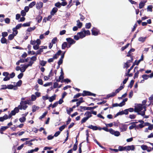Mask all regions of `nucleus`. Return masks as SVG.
Wrapping results in <instances>:
<instances>
[{"label": "nucleus", "mask_w": 153, "mask_h": 153, "mask_svg": "<svg viewBox=\"0 0 153 153\" xmlns=\"http://www.w3.org/2000/svg\"><path fill=\"white\" fill-rule=\"evenodd\" d=\"M119 151H129L130 150L134 151L135 149L134 146L132 145L131 146H119L118 147Z\"/></svg>", "instance_id": "f257e3e1"}, {"label": "nucleus", "mask_w": 153, "mask_h": 153, "mask_svg": "<svg viewBox=\"0 0 153 153\" xmlns=\"http://www.w3.org/2000/svg\"><path fill=\"white\" fill-rule=\"evenodd\" d=\"M29 100L27 101H21L20 103V104L19 105V107H20V110L23 109L25 110L27 108L28 106L26 105L27 104H29Z\"/></svg>", "instance_id": "f03ea898"}, {"label": "nucleus", "mask_w": 153, "mask_h": 153, "mask_svg": "<svg viewBox=\"0 0 153 153\" xmlns=\"http://www.w3.org/2000/svg\"><path fill=\"white\" fill-rule=\"evenodd\" d=\"M119 89L118 88L116 89L115 92H113L110 94H107L106 97L105 98V99H108L111 97H114L120 91Z\"/></svg>", "instance_id": "7ed1b4c3"}, {"label": "nucleus", "mask_w": 153, "mask_h": 153, "mask_svg": "<svg viewBox=\"0 0 153 153\" xmlns=\"http://www.w3.org/2000/svg\"><path fill=\"white\" fill-rule=\"evenodd\" d=\"M143 109V105L142 104H139L137 106V107H135L134 108V111L135 112L139 113Z\"/></svg>", "instance_id": "20e7f679"}, {"label": "nucleus", "mask_w": 153, "mask_h": 153, "mask_svg": "<svg viewBox=\"0 0 153 153\" xmlns=\"http://www.w3.org/2000/svg\"><path fill=\"white\" fill-rule=\"evenodd\" d=\"M66 40L68 44H70V45H73L75 44L76 42L75 41L70 37L67 38L66 39Z\"/></svg>", "instance_id": "39448f33"}, {"label": "nucleus", "mask_w": 153, "mask_h": 153, "mask_svg": "<svg viewBox=\"0 0 153 153\" xmlns=\"http://www.w3.org/2000/svg\"><path fill=\"white\" fill-rule=\"evenodd\" d=\"M36 8L37 9H39L43 7V4L41 1L37 2L36 4Z\"/></svg>", "instance_id": "423d86ee"}, {"label": "nucleus", "mask_w": 153, "mask_h": 153, "mask_svg": "<svg viewBox=\"0 0 153 153\" xmlns=\"http://www.w3.org/2000/svg\"><path fill=\"white\" fill-rule=\"evenodd\" d=\"M150 125V123H148L146 122L143 123V124H139L138 125V126L140 128H142L144 127V126H148Z\"/></svg>", "instance_id": "0eeeda50"}, {"label": "nucleus", "mask_w": 153, "mask_h": 153, "mask_svg": "<svg viewBox=\"0 0 153 153\" xmlns=\"http://www.w3.org/2000/svg\"><path fill=\"white\" fill-rule=\"evenodd\" d=\"M132 125L130 126L129 128L130 130H131L133 129L134 128L135 129H138L140 128L138 126V125L137 126L136 125H134V124H131Z\"/></svg>", "instance_id": "6e6552de"}, {"label": "nucleus", "mask_w": 153, "mask_h": 153, "mask_svg": "<svg viewBox=\"0 0 153 153\" xmlns=\"http://www.w3.org/2000/svg\"><path fill=\"white\" fill-rule=\"evenodd\" d=\"M58 11V9L56 7L53 8L51 11V12L50 13L51 15L54 16L55 14Z\"/></svg>", "instance_id": "1a4fd4ad"}, {"label": "nucleus", "mask_w": 153, "mask_h": 153, "mask_svg": "<svg viewBox=\"0 0 153 153\" xmlns=\"http://www.w3.org/2000/svg\"><path fill=\"white\" fill-rule=\"evenodd\" d=\"M77 34L79 36V38L80 39H82L85 36V33L82 32H78Z\"/></svg>", "instance_id": "9d476101"}, {"label": "nucleus", "mask_w": 153, "mask_h": 153, "mask_svg": "<svg viewBox=\"0 0 153 153\" xmlns=\"http://www.w3.org/2000/svg\"><path fill=\"white\" fill-rule=\"evenodd\" d=\"M90 92L86 91H83V93H82V96L83 97H85L87 96H90Z\"/></svg>", "instance_id": "9b49d317"}, {"label": "nucleus", "mask_w": 153, "mask_h": 153, "mask_svg": "<svg viewBox=\"0 0 153 153\" xmlns=\"http://www.w3.org/2000/svg\"><path fill=\"white\" fill-rule=\"evenodd\" d=\"M8 118V116L5 114L4 116L2 117H0V121L3 122L4 120L7 119Z\"/></svg>", "instance_id": "f8f14e48"}, {"label": "nucleus", "mask_w": 153, "mask_h": 153, "mask_svg": "<svg viewBox=\"0 0 153 153\" xmlns=\"http://www.w3.org/2000/svg\"><path fill=\"white\" fill-rule=\"evenodd\" d=\"M147 1H144V2L142 1L140 2L139 4V7L140 9L143 8L145 5V3Z\"/></svg>", "instance_id": "ddd939ff"}, {"label": "nucleus", "mask_w": 153, "mask_h": 153, "mask_svg": "<svg viewBox=\"0 0 153 153\" xmlns=\"http://www.w3.org/2000/svg\"><path fill=\"white\" fill-rule=\"evenodd\" d=\"M57 77V76L55 77V79L56 82H59L61 80H62L64 79V76H62L60 75V76H59L58 79H56Z\"/></svg>", "instance_id": "4468645a"}, {"label": "nucleus", "mask_w": 153, "mask_h": 153, "mask_svg": "<svg viewBox=\"0 0 153 153\" xmlns=\"http://www.w3.org/2000/svg\"><path fill=\"white\" fill-rule=\"evenodd\" d=\"M1 42L2 44H8V42L7 41V39L5 38L2 37L1 39Z\"/></svg>", "instance_id": "2eb2a0df"}, {"label": "nucleus", "mask_w": 153, "mask_h": 153, "mask_svg": "<svg viewBox=\"0 0 153 153\" xmlns=\"http://www.w3.org/2000/svg\"><path fill=\"white\" fill-rule=\"evenodd\" d=\"M62 51L59 50L58 51V52L56 53L53 56L55 57L57 59L59 57V56L62 53Z\"/></svg>", "instance_id": "dca6fc26"}, {"label": "nucleus", "mask_w": 153, "mask_h": 153, "mask_svg": "<svg viewBox=\"0 0 153 153\" xmlns=\"http://www.w3.org/2000/svg\"><path fill=\"white\" fill-rule=\"evenodd\" d=\"M80 109H77V110L78 111H79L80 112H83L84 111L86 110V107L85 106H80L79 107Z\"/></svg>", "instance_id": "f3484780"}, {"label": "nucleus", "mask_w": 153, "mask_h": 153, "mask_svg": "<svg viewBox=\"0 0 153 153\" xmlns=\"http://www.w3.org/2000/svg\"><path fill=\"white\" fill-rule=\"evenodd\" d=\"M85 115L87 116L86 117L88 119L92 116L91 112L88 111H86L85 113Z\"/></svg>", "instance_id": "a211bd4d"}, {"label": "nucleus", "mask_w": 153, "mask_h": 153, "mask_svg": "<svg viewBox=\"0 0 153 153\" xmlns=\"http://www.w3.org/2000/svg\"><path fill=\"white\" fill-rule=\"evenodd\" d=\"M32 111L33 112H35L37 110H38L39 108V106H36L35 105H33L32 107Z\"/></svg>", "instance_id": "6ab92c4d"}, {"label": "nucleus", "mask_w": 153, "mask_h": 153, "mask_svg": "<svg viewBox=\"0 0 153 153\" xmlns=\"http://www.w3.org/2000/svg\"><path fill=\"white\" fill-rule=\"evenodd\" d=\"M77 22V26L79 28H81L82 26V23L80 22V21L79 20H78L76 21Z\"/></svg>", "instance_id": "aec40b11"}, {"label": "nucleus", "mask_w": 153, "mask_h": 153, "mask_svg": "<svg viewBox=\"0 0 153 153\" xmlns=\"http://www.w3.org/2000/svg\"><path fill=\"white\" fill-rule=\"evenodd\" d=\"M42 19V16L40 15H39L36 18V19L37 20L38 22L39 23H40L41 22Z\"/></svg>", "instance_id": "412c9836"}, {"label": "nucleus", "mask_w": 153, "mask_h": 153, "mask_svg": "<svg viewBox=\"0 0 153 153\" xmlns=\"http://www.w3.org/2000/svg\"><path fill=\"white\" fill-rule=\"evenodd\" d=\"M68 43L66 42H64L62 44V49H65L66 47H67Z\"/></svg>", "instance_id": "4be33fe9"}, {"label": "nucleus", "mask_w": 153, "mask_h": 153, "mask_svg": "<svg viewBox=\"0 0 153 153\" xmlns=\"http://www.w3.org/2000/svg\"><path fill=\"white\" fill-rule=\"evenodd\" d=\"M61 82L62 83L65 82L67 83H68L70 82H71V80L70 79L67 78L65 79H64L63 80H62L61 81Z\"/></svg>", "instance_id": "5701e85b"}, {"label": "nucleus", "mask_w": 153, "mask_h": 153, "mask_svg": "<svg viewBox=\"0 0 153 153\" xmlns=\"http://www.w3.org/2000/svg\"><path fill=\"white\" fill-rule=\"evenodd\" d=\"M28 67V65H24L22 67V68L23 69L20 70V71L21 72H24L26 70V69Z\"/></svg>", "instance_id": "b1692460"}, {"label": "nucleus", "mask_w": 153, "mask_h": 153, "mask_svg": "<svg viewBox=\"0 0 153 153\" xmlns=\"http://www.w3.org/2000/svg\"><path fill=\"white\" fill-rule=\"evenodd\" d=\"M47 63V62L44 60H40L39 61V63L40 65L42 66H45Z\"/></svg>", "instance_id": "393cba45"}, {"label": "nucleus", "mask_w": 153, "mask_h": 153, "mask_svg": "<svg viewBox=\"0 0 153 153\" xmlns=\"http://www.w3.org/2000/svg\"><path fill=\"white\" fill-rule=\"evenodd\" d=\"M55 59H57L55 57L53 56L52 58H50L48 59V62L49 63H50L51 62H53L54 61V60Z\"/></svg>", "instance_id": "a878e982"}, {"label": "nucleus", "mask_w": 153, "mask_h": 153, "mask_svg": "<svg viewBox=\"0 0 153 153\" xmlns=\"http://www.w3.org/2000/svg\"><path fill=\"white\" fill-rule=\"evenodd\" d=\"M39 149V148L38 147L34 149L28 150V152L29 153H32L34 152H37Z\"/></svg>", "instance_id": "bb28decb"}, {"label": "nucleus", "mask_w": 153, "mask_h": 153, "mask_svg": "<svg viewBox=\"0 0 153 153\" xmlns=\"http://www.w3.org/2000/svg\"><path fill=\"white\" fill-rule=\"evenodd\" d=\"M92 34L94 36H97L98 34V32L95 30L92 29L91 30Z\"/></svg>", "instance_id": "cd10ccee"}, {"label": "nucleus", "mask_w": 153, "mask_h": 153, "mask_svg": "<svg viewBox=\"0 0 153 153\" xmlns=\"http://www.w3.org/2000/svg\"><path fill=\"white\" fill-rule=\"evenodd\" d=\"M56 99V95L54 94V95L51 96L49 98V100L50 102H52Z\"/></svg>", "instance_id": "c85d7f7f"}, {"label": "nucleus", "mask_w": 153, "mask_h": 153, "mask_svg": "<svg viewBox=\"0 0 153 153\" xmlns=\"http://www.w3.org/2000/svg\"><path fill=\"white\" fill-rule=\"evenodd\" d=\"M93 130H102V128L101 127H98L96 126H94L93 128L92 129Z\"/></svg>", "instance_id": "c756f323"}, {"label": "nucleus", "mask_w": 153, "mask_h": 153, "mask_svg": "<svg viewBox=\"0 0 153 153\" xmlns=\"http://www.w3.org/2000/svg\"><path fill=\"white\" fill-rule=\"evenodd\" d=\"M124 114V111L122 110L121 111H119L114 116V117H116L119 115H122Z\"/></svg>", "instance_id": "7c9ffc66"}, {"label": "nucleus", "mask_w": 153, "mask_h": 153, "mask_svg": "<svg viewBox=\"0 0 153 153\" xmlns=\"http://www.w3.org/2000/svg\"><path fill=\"white\" fill-rule=\"evenodd\" d=\"M146 38V37H140L139 38L138 40L140 42H143L145 41Z\"/></svg>", "instance_id": "2f4dec72"}, {"label": "nucleus", "mask_w": 153, "mask_h": 153, "mask_svg": "<svg viewBox=\"0 0 153 153\" xmlns=\"http://www.w3.org/2000/svg\"><path fill=\"white\" fill-rule=\"evenodd\" d=\"M153 6L152 5H149L147 8L148 11H149L150 12H152V11Z\"/></svg>", "instance_id": "473e14b6"}, {"label": "nucleus", "mask_w": 153, "mask_h": 153, "mask_svg": "<svg viewBox=\"0 0 153 153\" xmlns=\"http://www.w3.org/2000/svg\"><path fill=\"white\" fill-rule=\"evenodd\" d=\"M16 36L15 35L12 34L9 35L8 36V39L9 40H12L14 38V36Z\"/></svg>", "instance_id": "72a5a7b5"}, {"label": "nucleus", "mask_w": 153, "mask_h": 153, "mask_svg": "<svg viewBox=\"0 0 153 153\" xmlns=\"http://www.w3.org/2000/svg\"><path fill=\"white\" fill-rule=\"evenodd\" d=\"M5 16L4 14H0V21L3 22L4 20Z\"/></svg>", "instance_id": "f704fd0d"}, {"label": "nucleus", "mask_w": 153, "mask_h": 153, "mask_svg": "<svg viewBox=\"0 0 153 153\" xmlns=\"http://www.w3.org/2000/svg\"><path fill=\"white\" fill-rule=\"evenodd\" d=\"M36 28V27L34 26L32 27H30L28 28L27 30V31L28 32H30L34 30Z\"/></svg>", "instance_id": "c9c22d12"}, {"label": "nucleus", "mask_w": 153, "mask_h": 153, "mask_svg": "<svg viewBox=\"0 0 153 153\" xmlns=\"http://www.w3.org/2000/svg\"><path fill=\"white\" fill-rule=\"evenodd\" d=\"M142 77L144 79L146 80L149 77H150V75L144 74L142 76Z\"/></svg>", "instance_id": "e433bc0d"}, {"label": "nucleus", "mask_w": 153, "mask_h": 153, "mask_svg": "<svg viewBox=\"0 0 153 153\" xmlns=\"http://www.w3.org/2000/svg\"><path fill=\"white\" fill-rule=\"evenodd\" d=\"M91 26V23H86L85 25V27L86 28L89 29Z\"/></svg>", "instance_id": "4c0bfd02"}, {"label": "nucleus", "mask_w": 153, "mask_h": 153, "mask_svg": "<svg viewBox=\"0 0 153 153\" xmlns=\"http://www.w3.org/2000/svg\"><path fill=\"white\" fill-rule=\"evenodd\" d=\"M134 82V80L133 79L131 80L129 84L128 85V87H129L130 88H131L133 86Z\"/></svg>", "instance_id": "58836bf2"}, {"label": "nucleus", "mask_w": 153, "mask_h": 153, "mask_svg": "<svg viewBox=\"0 0 153 153\" xmlns=\"http://www.w3.org/2000/svg\"><path fill=\"white\" fill-rule=\"evenodd\" d=\"M43 52V50L42 48H40L39 50L37 51L36 54V56L37 55H40L41 54V53Z\"/></svg>", "instance_id": "ea45409f"}, {"label": "nucleus", "mask_w": 153, "mask_h": 153, "mask_svg": "<svg viewBox=\"0 0 153 153\" xmlns=\"http://www.w3.org/2000/svg\"><path fill=\"white\" fill-rule=\"evenodd\" d=\"M47 113H48L47 111L45 112L39 118V119L40 120H42V118L45 117V116H46V115H47Z\"/></svg>", "instance_id": "a19ab883"}, {"label": "nucleus", "mask_w": 153, "mask_h": 153, "mask_svg": "<svg viewBox=\"0 0 153 153\" xmlns=\"http://www.w3.org/2000/svg\"><path fill=\"white\" fill-rule=\"evenodd\" d=\"M36 4V2L35 1H33L29 4V7L30 8H31L34 6Z\"/></svg>", "instance_id": "79ce46f5"}, {"label": "nucleus", "mask_w": 153, "mask_h": 153, "mask_svg": "<svg viewBox=\"0 0 153 153\" xmlns=\"http://www.w3.org/2000/svg\"><path fill=\"white\" fill-rule=\"evenodd\" d=\"M26 119L25 117L23 116L19 119V120L21 123H23L25 121Z\"/></svg>", "instance_id": "37998d69"}, {"label": "nucleus", "mask_w": 153, "mask_h": 153, "mask_svg": "<svg viewBox=\"0 0 153 153\" xmlns=\"http://www.w3.org/2000/svg\"><path fill=\"white\" fill-rule=\"evenodd\" d=\"M4 21L5 22V23L7 24H9L10 21V19L8 18H7L4 19Z\"/></svg>", "instance_id": "c03bdc74"}, {"label": "nucleus", "mask_w": 153, "mask_h": 153, "mask_svg": "<svg viewBox=\"0 0 153 153\" xmlns=\"http://www.w3.org/2000/svg\"><path fill=\"white\" fill-rule=\"evenodd\" d=\"M88 119L87 117H84L81 120V124H82L83 123H84L86 122V121Z\"/></svg>", "instance_id": "a18cd8bd"}, {"label": "nucleus", "mask_w": 153, "mask_h": 153, "mask_svg": "<svg viewBox=\"0 0 153 153\" xmlns=\"http://www.w3.org/2000/svg\"><path fill=\"white\" fill-rule=\"evenodd\" d=\"M8 128V126H2L1 127L0 130H1V131H4L7 129Z\"/></svg>", "instance_id": "49530a36"}, {"label": "nucleus", "mask_w": 153, "mask_h": 153, "mask_svg": "<svg viewBox=\"0 0 153 153\" xmlns=\"http://www.w3.org/2000/svg\"><path fill=\"white\" fill-rule=\"evenodd\" d=\"M30 26V22H28L26 23H24L23 24H22V26L24 27H28Z\"/></svg>", "instance_id": "de8ad7c7"}, {"label": "nucleus", "mask_w": 153, "mask_h": 153, "mask_svg": "<svg viewBox=\"0 0 153 153\" xmlns=\"http://www.w3.org/2000/svg\"><path fill=\"white\" fill-rule=\"evenodd\" d=\"M143 61L141 59H140L138 61L137 60H135L134 62L133 63V64H134L135 65H138L141 61Z\"/></svg>", "instance_id": "09e8293b"}, {"label": "nucleus", "mask_w": 153, "mask_h": 153, "mask_svg": "<svg viewBox=\"0 0 153 153\" xmlns=\"http://www.w3.org/2000/svg\"><path fill=\"white\" fill-rule=\"evenodd\" d=\"M143 61L141 59H140L138 61L137 60H135L134 62L133 63V64H134L135 65H138L141 61Z\"/></svg>", "instance_id": "8fccbe9b"}, {"label": "nucleus", "mask_w": 153, "mask_h": 153, "mask_svg": "<svg viewBox=\"0 0 153 153\" xmlns=\"http://www.w3.org/2000/svg\"><path fill=\"white\" fill-rule=\"evenodd\" d=\"M143 61L141 59H140L138 61L137 60H135L134 62L133 63V64H134L135 65H138L141 61Z\"/></svg>", "instance_id": "3c124183"}, {"label": "nucleus", "mask_w": 153, "mask_h": 153, "mask_svg": "<svg viewBox=\"0 0 153 153\" xmlns=\"http://www.w3.org/2000/svg\"><path fill=\"white\" fill-rule=\"evenodd\" d=\"M55 6L58 8H59L61 7V3L59 2L56 3L55 4Z\"/></svg>", "instance_id": "603ef678"}, {"label": "nucleus", "mask_w": 153, "mask_h": 153, "mask_svg": "<svg viewBox=\"0 0 153 153\" xmlns=\"http://www.w3.org/2000/svg\"><path fill=\"white\" fill-rule=\"evenodd\" d=\"M36 99V96L34 94H32L31 96V100L32 101H35Z\"/></svg>", "instance_id": "864d4df0"}, {"label": "nucleus", "mask_w": 153, "mask_h": 153, "mask_svg": "<svg viewBox=\"0 0 153 153\" xmlns=\"http://www.w3.org/2000/svg\"><path fill=\"white\" fill-rule=\"evenodd\" d=\"M8 33L6 32H4L2 33V37H5L8 36Z\"/></svg>", "instance_id": "5fc2aeb1"}, {"label": "nucleus", "mask_w": 153, "mask_h": 153, "mask_svg": "<svg viewBox=\"0 0 153 153\" xmlns=\"http://www.w3.org/2000/svg\"><path fill=\"white\" fill-rule=\"evenodd\" d=\"M82 96V93H78L76 94L75 95L74 97V98H77L79 97Z\"/></svg>", "instance_id": "6e6d98bb"}, {"label": "nucleus", "mask_w": 153, "mask_h": 153, "mask_svg": "<svg viewBox=\"0 0 153 153\" xmlns=\"http://www.w3.org/2000/svg\"><path fill=\"white\" fill-rule=\"evenodd\" d=\"M19 109L20 110V107H19V105L18 107H15L14 108V110L16 112V113H18L19 111Z\"/></svg>", "instance_id": "4d7b16f0"}, {"label": "nucleus", "mask_w": 153, "mask_h": 153, "mask_svg": "<svg viewBox=\"0 0 153 153\" xmlns=\"http://www.w3.org/2000/svg\"><path fill=\"white\" fill-rule=\"evenodd\" d=\"M22 83V81L21 80H19L16 83V85L18 86H20Z\"/></svg>", "instance_id": "13d9d810"}, {"label": "nucleus", "mask_w": 153, "mask_h": 153, "mask_svg": "<svg viewBox=\"0 0 153 153\" xmlns=\"http://www.w3.org/2000/svg\"><path fill=\"white\" fill-rule=\"evenodd\" d=\"M22 26V24H17L16 27H15L16 29H18L20 28Z\"/></svg>", "instance_id": "bf43d9fd"}, {"label": "nucleus", "mask_w": 153, "mask_h": 153, "mask_svg": "<svg viewBox=\"0 0 153 153\" xmlns=\"http://www.w3.org/2000/svg\"><path fill=\"white\" fill-rule=\"evenodd\" d=\"M148 148V147L145 145H143L141 146V148L143 150H147Z\"/></svg>", "instance_id": "052dcab7"}, {"label": "nucleus", "mask_w": 153, "mask_h": 153, "mask_svg": "<svg viewBox=\"0 0 153 153\" xmlns=\"http://www.w3.org/2000/svg\"><path fill=\"white\" fill-rule=\"evenodd\" d=\"M31 142L30 141H26L25 143V144L27 145L28 144L30 146H31L33 145V144L32 143L30 142Z\"/></svg>", "instance_id": "680f3d73"}, {"label": "nucleus", "mask_w": 153, "mask_h": 153, "mask_svg": "<svg viewBox=\"0 0 153 153\" xmlns=\"http://www.w3.org/2000/svg\"><path fill=\"white\" fill-rule=\"evenodd\" d=\"M33 48L35 50H37L39 48V45L36 44V45H33Z\"/></svg>", "instance_id": "e2e57ef3"}, {"label": "nucleus", "mask_w": 153, "mask_h": 153, "mask_svg": "<svg viewBox=\"0 0 153 153\" xmlns=\"http://www.w3.org/2000/svg\"><path fill=\"white\" fill-rule=\"evenodd\" d=\"M57 40V37H55L53 38L51 41V43L53 44H54L56 43V42Z\"/></svg>", "instance_id": "0e129e2a"}, {"label": "nucleus", "mask_w": 153, "mask_h": 153, "mask_svg": "<svg viewBox=\"0 0 153 153\" xmlns=\"http://www.w3.org/2000/svg\"><path fill=\"white\" fill-rule=\"evenodd\" d=\"M136 117V115L133 114H130L129 115V118L131 119H134Z\"/></svg>", "instance_id": "69168bd1"}, {"label": "nucleus", "mask_w": 153, "mask_h": 153, "mask_svg": "<svg viewBox=\"0 0 153 153\" xmlns=\"http://www.w3.org/2000/svg\"><path fill=\"white\" fill-rule=\"evenodd\" d=\"M37 82L40 85H42L43 84V81L41 79H39L38 80Z\"/></svg>", "instance_id": "338daca9"}, {"label": "nucleus", "mask_w": 153, "mask_h": 153, "mask_svg": "<svg viewBox=\"0 0 153 153\" xmlns=\"http://www.w3.org/2000/svg\"><path fill=\"white\" fill-rule=\"evenodd\" d=\"M120 134L119 131H115L113 134L115 136H118L120 135Z\"/></svg>", "instance_id": "774afa93"}]
</instances>
